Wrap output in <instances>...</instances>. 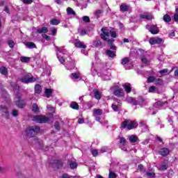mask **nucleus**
Returning <instances> with one entry per match:
<instances>
[{
    "label": "nucleus",
    "instance_id": "nucleus-46",
    "mask_svg": "<svg viewBox=\"0 0 178 178\" xmlns=\"http://www.w3.org/2000/svg\"><path fill=\"white\" fill-rule=\"evenodd\" d=\"M146 175L148 177L154 178L155 172H146Z\"/></svg>",
    "mask_w": 178,
    "mask_h": 178
},
{
    "label": "nucleus",
    "instance_id": "nucleus-51",
    "mask_svg": "<svg viewBox=\"0 0 178 178\" xmlns=\"http://www.w3.org/2000/svg\"><path fill=\"white\" fill-rule=\"evenodd\" d=\"M71 76H72V79H74V80H77L79 79V74H77V73H72Z\"/></svg>",
    "mask_w": 178,
    "mask_h": 178
},
{
    "label": "nucleus",
    "instance_id": "nucleus-10",
    "mask_svg": "<svg viewBox=\"0 0 178 178\" xmlns=\"http://www.w3.org/2000/svg\"><path fill=\"white\" fill-rule=\"evenodd\" d=\"M74 45L76 48H82L83 49L87 48V45L84 44V43L81 42L79 40H75Z\"/></svg>",
    "mask_w": 178,
    "mask_h": 178
},
{
    "label": "nucleus",
    "instance_id": "nucleus-34",
    "mask_svg": "<svg viewBox=\"0 0 178 178\" xmlns=\"http://www.w3.org/2000/svg\"><path fill=\"white\" fill-rule=\"evenodd\" d=\"M130 63V59L129 58V57H125L124 58H122V62H121V65H127V63Z\"/></svg>",
    "mask_w": 178,
    "mask_h": 178
},
{
    "label": "nucleus",
    "instance_id": "nucleus-49",
    "mask_svg": "<svg viewBox=\"0 0 178 178\" xmlns=\"http://www.w3.org/2000/svg\"><path fill=\"white\" fill-rule=\"evenodd\" d=\"M111 107H112L113 111H114V112H119V107H118L117 105L112 104Z\"/></svg>",
    "mask_w": 178,
    "mask_h": 178
},
{
    "label": "nucleus",
    "instance_id": "nucleus-52",
    "mask_svg": "<svg viewBox=\"0 0 178 178\" xmlns=\"http://www.w3.org/2000/svg\"><path fill=\"white\" fill-rule=\"evenodd\" d=\"M83 22H85V23H90V17H88V16H83Z\"/></svg>",
    "mask_w": 178,
    "mask_h": 178
},
{
    "label": "nucleus",
    "instance_id": "nucleus-13",
    "mask_svg": "<svg viewBox=\"0 0 178 178\" xmlns=\"http://www.w3.org/2000/svg\"><path fill=\"white\" fill-rule=\"evenodd\" d=\"M127 102L129 104H131V105H134V106L138 105V102H137V100H136V99H134L131 97H127Z\"/></svg>",
    "mask_w": 178,
    "mask_h": 178
},
{
    "label": "nucleus",
    "instance_id": "nucleus-20",
    "mask_svg": "<svg viewBox=\"0 0 178 178\" xmlns=\"http://www.w3.org/2000/svg\"><path fill=\"white\" fill-rule=\"evenodd\" d=\"M93 92L95 99H101V92H99V90L97 89H94Z\"/></svg>",
    "mask_w": 178,
    "mask_h": 178
},
{
    "label": "nucleus",
    "instance_id": "nucleus-56",
    "mask_svg": "<svg viewBox=\"0 0 178 178\" xmlns=\"http://www.w3.org/2000/svg\"><path fill=\"white\" fill-rule=\"evenodd\" d=\"M168 72H169V70L168 68H165L160 70L159 73H160V74H165V73H168Z\"/></svg>",
    "mask_w": 178,
    "mask_h": 178
},
{
    "label": "nucleus",
    "instance_id": "nucleus-47",
    "mask_svg": "<svg viewBox=\"0 0 178 178\" xmlns=\"http://www.w3.org/2000/svg\"><path fill=\"white\" fill-rule=\"evenodd\" d=\"M101 45H102V42H101V40L95 41V47H101Z\"/></svg>",
    "mask_w": 178,
    "mask_h": 178
},
{
    "label": "nucleus",
    "instance_id": "nucleus-64",
    "mask_svg": "<svg viewBox=\"0 0 178 178\" xmlns=\"http://www.w3.org/2000/svg\"><path fill=\"white\" fill-rule=\"evenodd\" d=\"M174 20H175V22H178V14L177 13L174 15Z\"/></svg>",
    "mask_w": 178,
    "mask_h": 178
},
{
    "label": "nucleus",
    "instance_id": "nucleus-40",
    "mask_svg": "<svg viewBox=\"0 0 178 178\" xmlns=\"http://www.w3.org/2000/svg\"><path fill=\"white\" fill-rule=\"evenodd\" d=\"M156 78L154 76H149L147 78V83H154V81H155Z\"/></svg>",
    "mask_w": 178,
    "mask_h": 178
},
{
    "label": "nucleus",
    "instance_id": "nucleus-61",
    "mask_svg": "<svg viewBox=\"0 0 178 178\" xmlns=\"http://www.w3.org/2000/svg\"><path fill=\"white\" fill-rule=\"evenodd\" d=\"M111 35L113 38H116V37H118V35L115 31H111Z\"/></svg>",
    "mask_w": 178,
    "mask_h": 178
},
{
    "label": "nucleus",
    "instance_id": "nucleus-37",
    "mask_svg": "<svg viewBox=\"0 0 178 178\" xmlns=\"http://www.w3.org/2000/svg\"><path fill=\"white\" fill-rule=\"evenodd\" d=\"M93 113L94 115H102V110L101 108H95L93 110Z\"/></svg>",
    "mask_w": 178,
    "mask_h": 178
},
{
    "label": "nucleus",
    "instance_id": "nucleus-21",
    "mask_svg": "<svg viewBox=\"0 0 178 178\" xmlns=\"http://www.w3.org/2000/svg\"><path fill=\"white\" fill-rule=\"evenodd\" d=\"M163 19L165 23H170L172 22V17L168 14L163 15Z\"/></svg>",
    "mask_w": 178,
    "mask_h": 178
},
{
    "label": "nucleus",
    "instance_id": "nucleus-11",
    "mask_svg": "<svg viewBox=\"0 0 178 178\" xmlns=\"http://www.w3.org/2000/svg\"><path fill=\"white\" fill-rule=\"evenodd\" d=\"M124 90L126 91L127 94H130L131 92V84L129 83H125L122 86Z\"/></svg>",
    "mask_w": 178,
    "mask_h": 178
},
{
    "label": "nucleus",
    "instance_id": "nucleus-63",
    "mask_svg": "<svg viewBox=\"0 0 178 178\" xmlns=\"http://www.w3.org/2000/svg\"><path fill=\"white\" fill-rule=\"evenodd\" d=\"M168 169V165H163L160 168V170H166Z\"/></svg>",
    "mask_w": 178,
    "mask_h": 178
},
{
    "label": "nucleus",
    "instance_id": "nucleus-30",
    "mask_svg": "<svg viewBox=\"0 0 178 178\" xmlns=\"http://www.w3.org/2000/svg\"><path fill=\"white\" fill-rule=\"evenodd\" d=\"M145 102V99H144V97H143L142 96H138V105H143V104H144V102Z\"/></svg>",
    "mask_w": 178,
    "mask_h": 178
},
{
    "label": "nucleus",
    "instance_id": "nucleus-2",
    "mask_svg": "<svg viewBox=\"0 0 178 178\" xmlns=\"http://www.w3.org/2000/svg\"><path fill=\"white\" fill-rule=\"evenodd\" d=\"M138 127V123L131 120H125L121 122L120 129H127V130H133V129H137Z\"/></svg>",
    "mask_w": 178,
    "mask_h": 178
},
{
    "label": "nucleus",
    "instance_id": "nucleus-8",
    "mask_svg": "<svg viewBox=\"0 0 178 178\" xmlns=\"http://www.w3.org/2000/svg\"><path fill=\"white\" fill-rule=\"evenodd\" d=\"M113 95L115 97H118V98H122L123 95H124V90H123V88L116 89L113 90Z\"/></svg>",
    "mask_w": 178,
    "mask_h": 178
},
{
    "label": "nucleus",
    "instance_id": "nucleus-1",
    "mask_svg": "<svg viewBox=\"0 0 178 178\" xmlns=\"http://www.w3.org/2000/svg\"><path fill=\"white\" fill-rule=\"evenodd\" d=\"M41 131V128L39 126H31L28 127L26 130V136L28 138H33V137H35L38 133Z\"/></svg>",
    "mask_w": 178,
    "mask_h": 178
},
{
    "label": "nucleus",
    "instance_id": "nucleus-60",
    "mask_svg": "<svg viewBox=\"0 0 178 178\" xmlns=\"http://www.w3.org/2000/svg\"><path fill=\"white\" fill-rule=\"evenodd\" d=\"M138 170L143 172V170H144V165L143 164H139L138 165Z\"/></svg>",
    "mask_w": 178,
    "mask_h": 178
},
{
    "label": "nucleus",
    "instance_id": "nucleus-35",
    "mask_svg": "<svg viewBox=\"0 0 178 178\" xmlns=\"http://www.w3.org/2000/svg\"><path fill=\"white\" fill-rule=\"evenodd\" d=\"M127 143V140H126L124 137H122L120 138V144H121L122 147H124Z\"/></svg>",
    "mask_w": 178,
    "mask_h": 178
},
{
    "label": "nucleus",
    "instance_id": "nucleus-4",
    "mask_svg": "<svg viewBox=\"0 0 178 178\" xmlns=\"http://www.w3.org/2000/svg\"><path fill=\"white\" fill-rule=\"evenodd\" d=\"M33 121L35 123H48L49 118L45 115H35L33 118Z\"/></svg>",
    "mask_w": 178,
    "mask_h": 178
},
{
    "label": "nucleus",
    "instance_id": "nucleus-58",
    "mask_svg": "<svg viewBox=\"0 0 178 178\" xmlns=\"http://www.w3.org/2000/svg\"><path fill=\"white\" fill-rule=\"evenodd\" d=\"M92 156H95V157H96L97 155H99L98 150H97V149L92 150Z\"/></svg>",
    "mask_w": 178,
    "mask_h": 178
},
{
    "label": "nucleus",
    "instance_id": "nucleus-12",
    "mask_svg": "<svg viewBox=\"0 0 178 178\" xmlns=\"http://www.w3.org/2000/svg\"><path fill=\"white\" fill-rule=\"evenodd\" d=\"M102 33H101L100 37L102 40H104V41H106V40H108L107 37H109L110 33L104 31V29H102Z\"/></svg>",
    "mask_w": 178,
    "mask_h": 178
},
{
    "label": "nucleus",
    "instance_id": "nucleus-53",
    "mask_svg": "<svg viewBox=\"0 0 178 178\" xmlns=\"http://www.w3.org/2000/svg\"><path fill=\"white\" fill-rule=\"evenodd\" d=\"M156 90V87L152 86L149 88V92H154Z\"/></svg>",
    "mask_w": 178,
    "mask_h": 178
},
{
    "label": "nucleus",
    "instance_id": "nucleus-6",
    "mask_svg": "<svg viewBox=\"0 0 178 178\" xmlns=\"http://www.w3.org/2000/svg\"><path fill=\"white\" fill-rule=\"evenodd\" d=\"M163 42V40L161 38H150L149 43L150 45L161 44Z\"/></svg>",
    "mask_w": 178,
    "mask_h": 178
},
{
    "label": "nucleus",
    "instance_id": "nucleus-44",
    "mask_svg": "<svg viewBox=\"0 0 178 178\" xmlns=\"http://www.w3.org/2000/svg\"><path fill=\"white\" fill-rule=\"evenodd\" d=\"M103 12L104 11L102 10H97L95 12V16H97L98 17H99V16H101V15H102Z\"/></svg>",
    "mask_w": 178,
    "mask_h": 178
},
{
    "label": "nucleus",
    "instance_id": "nucleus-24",
    "mask_svg": "<svg viewBox=\"0 0 178 178\" xmlns=\"http://www.w3.org/2000/svg\"><path fill=\"white\" fill-rule=\"evenodd\" d=\"M106 54L109 58H115V52L113 51H111V50H110V49L106 50Z\"/></svg>",
    "mask_w": 178,
    "mask_h": 178
},
{
    "label": "nucleus",
    "instance_id": "nucleus-16",
    "mask_svg": "<svg viewBox=\"0 0 178 178\" xmlns=\"http://www.w3.org/2000/svg\"><path fill=\"white\" fill-rule=\"evenodd\" d=\"M140 19H145V20H152L153 19V16L150 13H147L146 15H140Z\"/></svg>",
    "mask_w": 178,
    "mask_h": 178
},
{
    "label": "nucleus",
    "instance_id": "nucleus-5",
    "mask_svg": "<svg viewBox=\"0 0 178 178\" xmlns=\"http://www.w3.org/2000/svg\"><path fill=\"white\" fill-rule=\"evenodd\" d=\"M17 100L15 101V105L19 109H23V108H26V102H24V99H22V96L19 94L16 95Z\"/></svg>",
    "mask_w": 178,
    "mask_h": 178
},
{
    "label": "nucleus",
    "instance_id": "nucleus-36",
    "mask_svg": "<svg viewBox=\"0 0 178 178\" xmlns=\"http://www.w3.org/2000/svg\"><path fill=\"white\" fill-rule=\"evenodd\" d=\"M27 79H28V74L21 77L19 80L21 83H23L24 84H27Z\"/></svg>",
    "mask_w": 178,
    "mask_h": 178
},
{
    "label": "nucleus",
    "instance_id": "nucleus-27",
    "mask_svg": "<svg viewBox=\"0 0 178 178\" xmlns=\"http://www.w3.org/2000/svg\"><path fill=\"white\" fill-rule=\"evenodd\" d=\"M138 140V137H137V136L132 135L129 136L130 143H137Z\"/></svg>",
    "mask_w": 178,
    "mask_h": 178
},
{
    "label": "nucleus",
    "instance_id": "nucleus-31",
    "mask_svg": "<svg viewBox=\"0 0 178 178\" xmlns=\"http://www.w3.org/2000/svg\"><path fill=\"white\" fill-rule=\"evenodd\" d=\"M70 108L75 109V111H79V106L77 102H74L70 105Z\"/></svg>",
    "mask_w": 178,
    "mask_h": 178
},
{
    "label": "nucleus",
    "instance_id": "nucleus-17",
    "mask_svg": "<svg viewBox=\"0 0 178 178\" xmlns=\"http://www.w3.org/2000/svg\"><path fill=\"white\" fill-rule=\"evenodd\" d=\"M0 73L3 76H8V68L5 66H2L0 67Z\"/></svg>",
    "mask_w": 178,
    "mask_h": 178
},
{
    "label": "nucleus",
    "instance_id": "nucleus-59",
    "mask_svg": "<svg viewBox=\"0 0 178 178\" xmlns=\"http://www.w3.org/2000/svg\"><path fill=\"white\" fill-rule=\"evenodd\" d=\"M107 42V43L108 44V45H113V42L115 41V40L113 39H108L106 40Z\"/></svg>",
    "mask_w": 178,
    "mask_h": 178
},
{
    "label": "nucleus",
    "instance_id": "nucleus-55",
    "mask_svg": "<svg viewBox=\"0 0 178 178\" xmlns=\"http://www.w3.org/2000/svg\"><path fill=\"white\" fill-rule=\"evenodd\" d=\"M42 37L43 38H44V40H46V41H50V40H51V36H49V35H48L47 34L42 35Z\"/></svg>",
    "mask_w": 178,
    "mask_h": 178
},
{
    "label": "nucleus",
    "instance_id": "nucleus-9",
    "mask_svg": "<svg viewBox=\"0 0 178 178\" xmlns=\"http://www.w3.org/2000/svg\"><path fill=\"white\" fill-rule=\"evenodd\" d=\"M169 154H170V151L166 147H162L159 152V154L161 155V156H168Z\"/></svg>",
    "mask_w": 178,
    "mask_h": 178
},
{
    "label": "nucleus",
    "instance_id": "nucleus-23",
    "mask_svg": "<svg viewBox=\"0 0 178 178\" xmlns=\"http://www.w3.org/2000/svg\"><path fill=\"white\" fill-rule=\"evenodd\" d=\"M55 165L57 169H60V168L63 167V161H62V160H56L55 162Z\"/></svg>",
    "mask_w": 178,
    "mask_h": 178
},
{
    "label": "nucleus",
    "instance_id": "nucleus-25",
    "mask_svg": "<svg viewBox=\"0 0 178 178\" xmlns=\"http://www.w3.org/2000/svg\"><path fill=\"white\" fill-rule=\"evenodd\" d=\"M35 81H37V79L34 78V76L28 74V79L26 81V84H29V83H34Z\"/></svg>",
    "mask_w": 178,
    "mask_h": 178
},
{
    "label": "nucleus",
    "instance_id": "nucleus-15",
    "mask_svg": "<svg viewBox=\"0 0 178 178\" xmlns=\"http://www.w3.org/2000/svg\"><path fill=\"white\" fill-rule=\"evenodd\" d=\"M36 33H38V34H47L48 33V28L43 26L42 29H37Z\"/></svg>",
    "mask_w": 178,
    "mask_h": 178
},
{
    "label": "nucleus",
    "instance_id": "nucleus-41",
    "mask_svg": "<svg viewBox=\"0 0 178 178\" xmlns=\"http://www.w3.org/2000/svg\"><path fill=\"white\" fill-rule=\"evenodd\" d=\"M7 43L8 44V47H10V48H15V41L8 40L7 41Z\"/></svg>",
    "mask_w": 178,
    "mask_h": 178
},
{
    "label": "nucleus",
    "instance_id": "nucleus-29",
    "mask_svg": "<svg viewBox=\"0 0 178 178\" xmlns=\"http://www.w3.org/2000/svg\"><path fill=\"white\" fill-rule=\"evenodd\" d=\"M1 97L4 99H8V98H9V94L8 93V92H6V90H3L1 92Z\"/></svg>",
    "mask_w": 178,
    "mask_h": 178
},
{
    "label": "nucleus",
    "instance_id": "nucleus-42",
    "mask_svg": "<svg viewBox=\"0 0 178 178\" xmlns=\"http://www.w3.org/2000/svg\"><path fill=\"white\" fill-rule=\"evenodd\" d=\"M70 168L71 169H76V168H77V163H76V162H70Z\"/></svg>",
    "mask_w": 178,
    "mask_h": 178
},
{
    "label": "nucleus",
    "instance_id": "nucleus-54",
    "mask_svg": "<svg viewBox=\"0 0 178 178\" xmlns=\"http://www.w3.org/2000/svg\"><path fill=\"white\" fill-rule=\"evenodd\" d=\"M141 61L143 63H148V59L145 58V56L143 55L141 57Z\"/></svg>",
    "mask_w": 178,
    "mask_h": 178
},
{
    "label": "nucleus",
    "instance_id": "nucleus-43",
    "mask_svg": "<svg viewBox=\"0 0 178 178\" xmlns=\"http://www.w3.org/2000/svg\"><path fill=\"white\" fill-rule=\"evenodd\" d=\"M12 115H13L14 118H17V116H19V111H17V110H16V109L13 110V111H12Z\"/></svg>",
    "mask_w": 178,
    "mask_h": 178
},
{
    "label": "nucleus",
    "instance_id": "nucleus-62",
    "mask_svg": "<svg viewBox=\"0 0 178 178\" xmlns=\"http://www.w3.org/2000/svg\"><path fill=\"white\" fill-rule=\"evenodd\" d=\"M13 88L15 90V91H19V90H20V86L17 84H15L13 86Z\"/></svg>",
    "mask_w": 178,
    "mask_h": 178
},
{
    "label": "nucleus",
    "instance_id": "nucleus-14",
    "mask_svg": "<svg viewBox=\"0 0 178 178\" xmlns=\"http://www.w3.org/2000/svg\"><path fill=\"white\" fill-rule=\"evenodd\" d=\"M35 94H41V92H42V87L41 86V85L37 83L36 85H35Z\"/></svg>",
    "mask_w": 178,
    "mask_h": 178
},
{
    "label": "nucleus",
    "instance_id": "nucleus-7",
    "mask_svg": "<svg viewBox=\"0 0 178 178\" xmlns=\"http://www.w3.org/2000/svg\"><path fill=\"white\" fill-rule=\"evenodd\" d=\"M147 30L151 34H153V35L159 33V28L155 24L151 25L150 27L147 28Z\"/></svg>",
    "mask_w": 178,
    "mask_h": 178
},
{
    "label": "nucleus",
    "instance_id": "nucleus-57",
    "mask_svg": "<svg viewBox=\"0 0 178 178\" xmlns=\"http://www.w3.org/2000/svg\"><path fill=\"white\" fill-rule=\"evenodd\" d=\"M51 35H56V33H57V30H56V28H52L51 29Z\"/></svg>",
    "mask_w": 178,
    "mask_h": 178
},
{
    "label": "nucleus",
    "instance_id": "nucleus-19",
    "mask_svg": "<svg viewBox=\"0 0 178 178\" xmlns=\"http://www.w3.org/2000/svg\"><path fill=\"white\" fill-rule=\"evenodd\" d=\"M44 93L47 98H51V97H52V89L46 88L44 90Z\"/></svg>",
    "mask_w": 178,
    "mask_h": 178
},
{
    "label": "nucleus",
    "instance_id": "nucleus-50",
    "mask_svg": "<svg viewBox=\"0 0 178 178\" xmlns=\"http://www.w3.org/2000/svg\"><path fill=\"white\" fill-rule=\"evenodd\" d=\"M23 3H25V5H30L31 3H33V1L34 0H22Z\"/></svg>",
    "mask_w": 178,
    "mask_h": 178
},
{
    "label": "nucleus",
    "instance_id": "nucleus-38",
    "mask_svg": "<svg viewBox=\"0 0 178 178\" xmlns=\"http://www.w3.org/2000/svg\"><path fill=\"white\" fill-rule=\"evenodd\" d=\"M21 62L24 63H27V62H29L30 58L29 57H26V56H22L20 58Z\"/></svg>",
    "mask_w": 178,
    "mask_h": 178
},
{
    "label": "nucleus",
    "instance_id": "nucleus-32",
    "mask_svg": "<svg viewBox=\"0 0 178 178\" xmlns=\"http://www.w3.org/2000/svg\"><path fill=\"white\" fill-rule=\"evenodd\" d=\"M67 15H73L74 16H76V12L73 10V8L68 7L67 8Z\"/></svg>",
    "mask_w": 178,
    "mask_h": 178
},
{
    "label": "nucleus",
    "instance_id": "nucleus-18",
    "mask_svg": "<svg viewBox=\"0 0 178 178\" xmlns=\"http://www.w3.org/2000/svg\"><path fill=\"white\" fill-rule=\"evenodd\" d=\"M32 111H33V113H40V107H38V104H37L36 103H34L32 105Z\"/></svg>",
    "mask_w": 178,
    "mask_h": 178
},
{
    "label": "nucleus",
    "instance_id": "nucleus-3",
    "mask_svg": "<svg viewBox=\"0 0 178 178\" xmlns=\"http://www.w3.org/2000/svg\"><path fill=\"white\" fill-rule=\"evenodd\" d=\"M0 115L1 118L6 120H9V119H10V113L9 112L8 106L3 104L0 105Z\"/></svg>",
    "mask_w": 178,
    "mask_h": 178
},
{
    "label": "nucleus",
    "instance_id": "nucleus-48",
    "mask_svg": "<svg viewBox=\"0 0 178 178\" xmlns=\"http://www.w3.org/2000/svg\"><path fill=\"white\" fill-rule=\"evenodd\" d=\"M56 55H57V58H58L59 62H60L62 65H63V64L65 63V58H63V57H59V56H58V54H56Z\"/></svg>",
    "mask_w": 178,
    "mask_h": 178
},
{
    "label": "nucleus",
    "instance_id": "nucleus-45",
    "mask_svg": "<svg viewBox=\"0 0 178 178\" xmlns=\"http://www.w3.org/2000/svg\"><path fill=\"white\" fill-rule=\"evenodd\" d=\"M54 127H55L56 130H58V131H59V130H60V124H59V122H56L54 123Z\"/></svg>",
    "mask_w": 178,
    "mask_h": 178
},
{
    "label": "nucleus",
    "instance_id": "nucleus-28",
    "mask_svg": "<svg viewBox=\"0 0 178 178\" xmlns=\"http://www.w3.org/2000/svg\"><path fill=\"white\" fill-rule=\"evenodd\" d=\"M155 104L158 106H163L164 105H168V101L163 102L162 100H159Z\"/></svg>",
    "mask_w": 178,
    "mask_h": 178
},
{
    "label": "nucleus",
    "instance_id": "nucleus-33",
    "mask_svg": "<svg viewBox=\"0 0 178 178\" xmlns=\"http://www.w3.org/2000/svg\"><path fill=\"white\" fill-rule=\"evenodd\" d=\"M26 47H28L29 48H31V49L33 48H37V46L33 42H26Z\"/></svg>",
    "mask_w": 178,
    "mask_h": 178
},
{
    "label": "nucleus",
    "instance_id": "nucleus-39",
    "mask_svg": "<svg viewBox=\"0 0 178 178\" xmlns=\"http://www.w3.org/2000/svg\"><path fill=\"white\" fill-rule=\"evenodd\" d=\"M118 177V175L115 173L113 171H110L108 174V178H116Z\"/></svg>",
    "mask_w": 178,
    "mask_h": 178
},
{
    "label": "nucleus",
    "instance_id": "nucleus-26",
    "mask_svg": "<svg viewBox=\"0 0 178 178\" xmlns=\"http://www.w3.org/2000/svg\"><path fill=\"white\" fill-rule=\"evenodd\" d=\"M60 24V21H59V19H52L51 20H50V24H51L52 26H58V24Z\"/></svg>",
    "mask_w": 178,
    "mask_h": 178
},
{
    "label": "nucleus",
    "instance_id": "nucleus-22",
    "mask_svg": "<svg viewBox=\"0 0 178 178\" xmlns=\"http://www.w3.org/2000/svg\"><path fill=\"white\" fill-rule=\"evenodd\" d=\"M120 10L123 13L124 12H129V6L122 3L121 4V6H120Z\"/></svg>",
    "mask_w": 178,
    "mask_h": 178
}]
</instances>
